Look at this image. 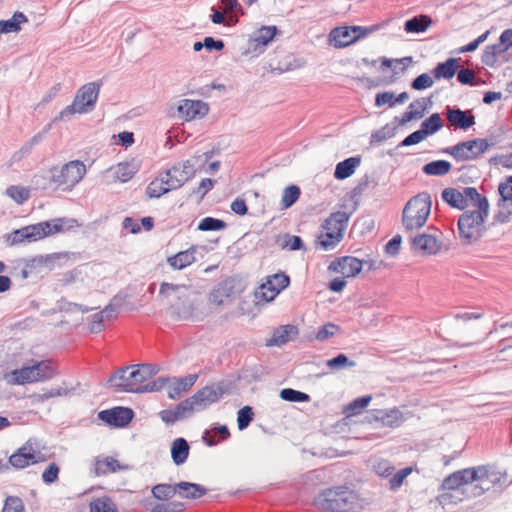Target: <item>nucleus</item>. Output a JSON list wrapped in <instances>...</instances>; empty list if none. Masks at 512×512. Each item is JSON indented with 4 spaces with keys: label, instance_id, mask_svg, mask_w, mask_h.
<instances>
[{
    "label": "nucleus",
    "instance_id": "60",
    "mask_svg": "<svg viewBox=\"0 0 512 512\" xmlns=\"http://www.w3.org/2000/svg\"><path fill=\"white\" fill-rule=\"evenodd\" d=\"M6 194L20 204L29 198V191L23 187L18 186H10L6 190Z\"/></svg>",
    "mask_w": 512,
    "mask_h": 512
},
{
    "label": "nucleus",
    "instance_id": "58",
    "mask_svg": "<svg viewBox=\"0 0 512 512\" xmlns=\"http://www.w3.org/2000/svg\"><path fill=\"white\" fill-rule=\"evenodd\" d=\"M411 472H412L411 467H405L403 469H400L396 473L392 474L391 478L389 479L390 489L392 491H396L397 489H399L401 487V485L403 484V481L405 480V478L408 475H410Z\"/></svg>",
    "mask_w": 512,
    "mask_h": 512
},
{
    "label": "nucleus",
    "instance_id": "31",
    "mask_svg": "<svg viewBox=\"0 0 512 512\" xmlns=\"http://www.w3.org/2000/svg\"><path fill=\"white\" fill-rule=\"evenodd\" d=\"M360 163L361 158L359 156L350 157L344 161L339 162L336 165L334 177L338 180H344L350 177L354 173L355 169L360 165Z\"/></svg>",
    "mask_w": 512,
    "mask_h": 512
},
{
    "label": "nucleus",
    "instance_id": "64",
    "mask_svg": "<svg viewBox=\"0 0 512 512\" xmlns=\"http://www.w3.org/2000/svg\"><path fill=\"white\" fill-rule=\"evenodd\" d=\"M2 512H24L22 500L18 497H8L5 500Z\"/></svg>",
    "mask_w": 512,
    "mask_h": 512
},
{
    "label": "nucleus",
    "instance_id": "1",
    "mask_svg": "<svg viewBox=\"0 0 512 512\" xmlns=\"http://www.w3.org/2000/svg\"><path fill=\"white\" fill-rule=\"evenodd\" d=\"M159 372L153 364H137L118 369L113 373L108 383L119 392L143 393V384Z\"/></svg>",
    "mask_w": 512,
    "mask_h": 512
},
{
    "label": "nucleus",
    "instance_id": "62",
    "mask_svg": "<svg viewBox=\"0 0 512 512\" xmlns=\"http://www.w3.org/2000/svg\"><path fill=\"white\" fill-rule=\"evenodd\" d=\"M60 468L56 463H50L42 473V480L45 484H52L58 479Z\"/></svg>",
    "mask_w": 512,
    "mask_h": 512
},
{
    "label": "nucleus",
    "instance_id": "4",
    "mask_svg": "<svg viewBox=\"0 0 512 512\" xmlns=\"http://www.w3.org/2000/svg\"><path fill=\"white\" fill-rule=\"evenodd\" d=\"M317 507L329 512H357L362 508L359 495L347 486H335L320 492L315 498Z\"/></svg>",
    "mask_w": 512,
    "mask_h": 512
},
{
    "label": "nucleus",
    "instance_id": "13",
    "mask_svg": "<svg viewBox=\"0 0 512 512\" xmlns=\"http://www.w3.org/2000/svg\"><path fill=\"white\" fill-rule=\"evenodd\" d=\"M8 461L10 468L20 470L43 461V458L39 452L35 451L31 440H28L9 456Z\"/></svg>",
    "mask_w": 512,
    "mask_h": 512
},
{
    "label": "nucleus",
    "instance_id": "24",
    "mask_svg": "<svg viewBox=\"0 0 512 512\" xmlns=\"http://www.w3.org/2000/svg\"><path fill=\"white\" fill-rule=\"evenodd\" d=\"M124 467L113 457H95L91 471L95 476H103L109 473H115Z\"/></svg>",
    "mask_w": 512,
    "mask_h": 512
},
{
    "label": "nucleus",
    "instance_id": "15",
    "mask_svg": "<svg viewBox=\"0 0 512 512\" xmlns=\"http://www.w3.org/2000/svg\"><path fill=\"white\" fill-rule=\"evenodd\" d=\"M290 283V278L285 273H276L267 278V281L259 287V292L263 299L272 301L284 290Z\"/></svg>",
    "mask_w": 512,
    "mask_h": 512
},
{
    "label": "nucleus",
    "instance_id": "47",
    "mask_svg": "<svg viewBox=\"0 0 512 512\" xmlns=\"http://www.w3.org/2000/svg\"><path fill=\"white\" fill-rule=\"evenodd\" d=\"M372 397L370 395H365L354 399L348 405H346L343 409V413L347 416H354L359 414L368 404L370 403Z\"/></svg>",
    "mask_w": 512,
    "mask_h": 512
},
{
    "label": "nucleus",
    "instance_id": "37",
    "mask_svg": "<svg viewBox=\"0 0 512 512\" xmlns=\"http://www.w3.org/2000/svg\"><path fill=\"white\" fill-rule=\"evenodd\" d=\"M458 59L449 58L444 62H440L434 69V76L437 79H451L457 72Z\"/></svg>",
    "mask_w": 512,
    "mask_h": 512
},
{
    "label": "nucleus",
    "instance_id": "45",
    "mask_svg": "<svg viewBox=\"0 0 512 512\" xmlns=\"http://www.w3.org/2000/svg\"><path fill=\"white\" fill-rule=\"evenodd\" d=\"M497 207L498 210L493 217L494 223H508L510 221V216L512 215V201L500 198L498 200Z\"/></svg>",
    "mask_w": 512,
    "mask_h": 512
},
{
    "label": "nucleus",
    "instance_id": "9",
    "mask_svg": "<svg viewBox=\"0 0 512 512\" xmlns=\"http://www.w3.org/2000/svg\"><path fill=\"white\" fill-rule=\"evenodd\" d=\"M86 173V167L79 160L70 161L63 165L60 169L53 168L51 170V180L58 186L73 188L79 183Z\"/></svg>",
    "mask_w": 512,
    "mask_h": 512
},
{
    "label": "nucleus",
    "instance_id": "42",
    "mask_svg": "<svg viewBox=\"0 0 512 512\" xmlns=\"http://www.w3.org/2000/svg\"><path fill=\"white\" fill-rule=\"evenodd\" d=\"M452 165L446 160H435L425 164L423 173L430 176H444L451 171Z\"/></svg>",
    "mask_w": 512,
    "mask_h": 512
},
{
    "label": "nucleus",
    "instance_id": "36",
    "mask_svg": "<svg viewBox=\"0 0 512 512\" xmlns=\"http://www.w3.org/2000/svg\"><path fill=\"white\" fill-rule=\"evenodd\" d=\"M173 190L169 187L167 180L163 177V173L149 183L146 188V194L149 198H159L162 195Z\"/></svg>",
    "mask_w": 512,
    "mask_h": 512
},
{
    "label": "nucleus",
    "instance_id": "46",
    "mask_svg": "<svg viewBox=\"0 0 512 512\" xmlns=\"http://www.w3.org/2000/svg\"><path fill=\"white\" fill-rule=\"evenodd\" d=\"M490 484L491 481L488 480V476L483 478V480L471 481L469 484H466L464 493H467L469 497H479L490 489Z\"/></svg>",
    "mask_w": 512,
    "mask_h": 512
},
{
    "label": "nucleus",
    "instance_id": "49",
    "mask_svg": "<svg viewBox=\"0 0 512 512\" xmlns=\"http://www.w3.org/2000/svg\"><path fill=\"white\" fill-rule=\"evenodd\" d=\"M151 492L157 500L167 501L176 494L177 487L171 484H157L152 487Z\"/></svg>",
    "mask_w": 512,
    "mask_h": 512
},
{
    "label": "nucleus",
    "instance_id": "23",
    "mask_svg": "<svg viewBox=\"0 0 512 512\" xmlns=\"http://www.w3.org/2000/svg\"><path fill=\"white\" fill-rule=\"evenodd\" d=\"M430 104L431 101L429 98L423 97L414 100L412 103H410L408 110L402 115L399 123L401 125H405L412 120L421 119L424 117Z\"/></svg>",
    "mask_w": 512,
    "mask_h": 512
},
{
    "label": "nucleus",
    "instance_id": "21",
    "mask_svg": "<svg viewBox=\"0 0 512 512\" xmlns=\"http://www.w3.org/2000/svg\"><path fill=\"white\" fill-rule=\"evenodd\" d=\"M178 111L185 116L186 120H192L196 117L202 118L206 116L209 106L202 100L184 99L178 106Z\"/></svg>",
    "mask_w": 512,
    "mask_h": 512
},
{
    "label": "nucleus",
    "instance_id": "10",
    "mask_svg": "<svg viewBox=\"0 0 512 512\" xmlns=\"http://www.w3.org/2000/svg\"><path fill=\"white\" fill-rule=\"evenodd\" d=\"M487 475L488 469L486 466L458 470L443 480L442 489L458 490L462 488L464 490L466 484H469L471 481L483 480Z\"/></svg>",
    "mask_w": 512,
    "mask_h": 512
},
{
    "label": "nucleus",
    "instance_id": "25",
    "mask_svg": "<svg viewBox=\"0 0 512 512\" xmlns=\"http://www.w3.org/2000/svg\"><path fill=\"white\" fill-rule=\"evenodd\" d=\"M443 153L453 156L457 161H470L476 159L475 149L469 141L460 142L452 147L442 150Z\"/></svg>",
    "mask_w": 512,
    "mask_h": 512
},
{
    "label": "nucleus",
    "instance_id": "56",
    "mask_svg": "<svg viewBox=\"0 0 512 512\" xmlns=\"http://www.w3.org/2000/svg\"><path fill=\"white\" fill-rule=\"evenodd\" d=\"M254 412L252 407L244 406L237 413V424L239 430L246 429L253 421Z\"/></svg>",
    "mask_w": 512,
    "mask_h": 512
},
{
    "label": "nucleus",
    "instance_id": "30",
    "mask_svg": "<svg viewBox=\"0 0 512 512\" xmlns=\"http://www.w3.org/2000/svg\"><path fill=\"white\" fill-rule=\"evenodd\" d=\"M190 446L185 438L179 437L172 442L171 458L175 465L184 464L189 456Z\"/></svg>",
    "mask_w": 512,
    "mask_h": 512
},
{
    "label": "nucleus",
    "instance_id": "63",
    "mask_svg": "<svg viewBox=\"0 0 512 512\" xmlns=\"http://www.w3.org/2000/svg\"><path fill=\"white\" fill-rule=\"evenodd\" d=\"M433 83L434 82H433L432 77L427 73H423V74H420L419 76H417L412 81L411 87L414 90H424V89L432 87Z\"/></svg>",
    "mask_w": 512,
    "mask_h": 512
},
{
    "label": "nucleus",
    "instance_id": "14",
    "mask_svg": "<svg viewBox=\"0 0 512 512\" xmlns=\"http://www.w3.org/2000/svg\"><path fill=\"white\" fill-rule=\"evenodd\" d=\"M134 417V412L128 407H114L102 410L98 413V418L113 427H125Z\"/></svg>",
    "mask_w": 512,
    "mask_h": 512
},
{
    "label": "nucleus",
    "instance_id": "19",
    "mask_svg": "<svg viewBox=\"0 0 512 512\" xmlns=\"http://www.w3.org/2000/svg\"><path fill=\"white\" fill-rule=\"evenodd\" d=\"M372 418L381 427L389 428H398L406 421V417L398 408L374 410Z\"/></svg>",
    "mask_w": 512,
    "mask_h": 512
},
{
    "label": "nucleus",
    "instance_id": "33",
    "mask_svg": "<svg viewBox=\"0 0 512 512\" xmlns=\"http://www.w3.org/2000/svg\"><path fill=\"white\" fill-rule=\"evenodd\" d=\"M176 487L180 490V496L186 499H197L207 493L204 486L196 483L181 481L176 484Z\"/></svg>",
    "mask_w": 512,
    "mask_h": 512
},
{
    "label": "nucleus",
    "instance_id": "35",
    "mask_svg": "<svg viewBox=\"0 0 512 512\" xmlns=\"http://www.w3.org/2000/svg\"><path fill=\"white\" fill-rule=\"evenodd\" d=\"M28 22V18L22 12H15L7 20L0 21V32L3 34L17 33L21 30V24Z\"/></svg>",
    "mask_w": 512,
    "mask_h": 512
},
{
    "label": "nucleus",
    "instance_id": "61",
    "mask_svg": "<svg viewBox=\"0 0 512 512\" xmlns=\"http://www.w3.org/2000/svg\"><path fill=\"white\" fill-rule=\"evenodd\" d=\"M176 406H177L178 410L180 411L183 419L191 416L194 411H199L192 396L181 401Z\"/></svg>",
    "mask_w": 512,
    "mask_h": 512
},
{
    "label": "nucleus",
    "instance_id": "53",
    "mask_svg": "<svg viewBox=\"0 0 512 512\" xmlns=\"http://www.w3.org/2000/svg\"><path fill=\"white\" fill-rule=\"evenodd\" d=\"M227 224L217 218L205 217L198 224V229L201 231H220L225 229Z\"/></svg>",
    "mask_w": 512,
    "mask_h": 512
},
{
    "label": "nucleus",
    "instance_id": "28",
    "mask_svg": "<svg viewBox=\"0 0 512 512\" xmlns=\"http://www.w3.org/2000/svg\"><path fill=\"white\" fill-rule=\"evenodd\" d=\"M298 335V328L294 325L280 326L273 331L272 337L267 341V346H282L289 342L292 336Z\"/></svg>",
    "mask_w": 512,
    "mask_h": 512
},
{
    "label": "nucleus",
    "instance_id": "22",
    "mask_svg": "<svg viewBox=\"0 0 512 512\" xmlns=\"http://www.w3.org/2000/svg\"><path fill=\"white\" fill-rule=\"evenodd\" d=\"M411 245L414 251L428 255H435L440 250V243L437 238L425 233L412 237Z\"/></svg>",
    "mask_w": 512,
    "mask_h": 512
},
{
    "label": "nucleus",
    "instance_id": "27",
    "mask_svg": "<svg viewBox=\"0 0 512 512\" xmlns=\"http://www.w3.org/2000/svg\"><path fill=\"white\" fill-rule=\"evenodd\" d=\"M196 251L197 247L191 246L187 250L180 251L177 254L168 257L167 262L174 269H184L196 261Z\"/></svg>",
    "mask_w": 512,
    "mask_h": 512
},
{
    "label": "nucleus",
    "instance_id": "20",
    "mask_svg": "<svg viewBox=\"0 0 512 512\" xmlns=\"http://www.w3.org/2000/svg\"><path fill=\"white\" fill-rule=\"evenodd\" d=\"M277 32L278 29L276 26H262L252 34L249 40V48L252 49L253 52H264L265 48L273 40Z\"/></svg>",
    "mask_w": 512,
    "mask_h": 512
},
{
    "label": "nucleus",
    "instance_id": "5",
    "mask_svg": "<svg viewBox=\"0 0 512 512\" xmlns=\"http://www.w3.org/2000/svg\"><path fill=\"white\" fill-rule=\"evenodd\" d=\"M432 200L427 192L412 197L402 211V224L407 232L422 228L431 212Z\"/></svg>",
    "mask_w": 512,
    "mask_h": 512
},
{
    "label": "nucleus",
    "instance_id": "16",
    "mask_svg": "<svg viewBox=\"0 0 512 512\" xmlns=\"http://www.w3.org/2000/svg\"><path fill=\"white\" fill-rule=\"evenodd\" d=\"M445 116L455 130H467L475 124L472 110H461L458 107L446 106Z\"/></svg>",
    "mask_w": 512,
    "mask_h": 512
},
{
    "label": "nucleus",
    "instance_id": "50",
    "mask_svg": "<svg viewBox=\"0 0 512 512\" xmlns=\"http://www.w3.org/2000/svg\"><path fill=\"white\" fill-rule=\"evenodd\" d=\"M342 239L343 234L341 233L323 231L318 236V243L324 250L328 251L333 249Z\"/></svg>",
    "mask_w": 512,
    "mask_h": 512
},
{
    "label": "nucleus",
    "instance_id": "48",
    "mask_svg": "<svg viewBox=\"0 0 512 512\" xmlns=\"http://www.w3.org/2000/svg\"><path fill=\"white\" fill-rule=\"evenodd\" d=\"M36 370L40 374V382L48 381L54 378L58 372L51 360L35 361Z\"/></svg>",
    "mask_w": 512,
    "mask_h": 512
},
{
    "label": "nucleus",
    "instance_id": "12",
    "mask_svg": "<svg viewBox=\"0 0 512 512\" xmlns=\"http://www.w3.org/2000/svg\"><path fill=\"white\" fill-rule=\"evenodd\" d=\"M168 185L173 190L179 189L191 180L196 173L194 163L191 160L175 163L171 168L162 172Z\"/></svg>",
    "mask_w": 512,
    "mask_h": 512
},
{
    "label": "nucleus",
    "instance_id": "51",
    "mask_svg": "<svg viewBox=\"0 0 512 512\" xmlns=\"http://www.w3.org/2000/svg\"><path fill=\"white\" fill-rule=\"evenodd\" d=\"M111 171H113L114 177L123 183L129 181L136 172L134 166L129 163H119L116 167L111 168Z\"/></svg>",
    "mask_w": 512,
    "mask_h": 512
},
{
    "label": "nucleus",
    "instance_id": "44",
    "mask_svg": "<svg viewBox=\"0 0 512 512\" xmlns=\"http://www.w3.org/2000/svg\"><path fill=\"white\" fill-rule=\"evenodd\" d=\"M443 127V122L439 113L431 114L427 119H425L420 126V131L426 138L429 135H432L439 131Z\"/></svg>",
    "mask_w": 512,
    "mask_h": 512
},
{
    "label": "nucleus",
    "instance_id": "43",
    "mask_svg": "<svg viewBox=\"0 0 512 512\" xmlns=\"http://www.w3.org/2000/svg\"><path fill=\"white\" fill-rule=\"evenodd\" d=\"M90 512H119L116 503L109 496L93 499L89 503Z\"/></svg>",
    "mask_w": 512,
    "mask_h": 512
},
{
    "label": "nucleus",
    "instance_id": "39",
    "mask_svg": "<svg viewBox=\"0 0 512 512\" xmlns=\"http://www.w3.org/2000/svg\"><path fill=\"white\" fill-rule=\"evenodd\" d=\"M219 436L220 440H226L230 437V431L226 425H217L212 427L210 430H206L203 434V441L208 446H215L219 440L215 437Z\"/></svg>",
    "mask_w": 512,
    "mask_h": 512
},
{
    "label": "nucleus",
    "instance_id": "57",
    "mask_svg": "<svg viewBox=\"0 0 512 512\" xmlns=\"http://www.w3.org/2000/svg\"><path fill=\"white\" fill-rule=\"evenodd\" d=\"M280 397L283 400L289 401V402H306L309 400L308 394L298 391V390H294L292 388L282 389L280 391Z\"/></svg>",
    "mask_w": 512,
    "mask_h": 512
},
{
    "label": "nucleus",
    "instance_id": "11",
    "mask_svg": "<svg viewBox=\"0 0 512 512\" xmlns=\"http://www.w3.org/2000/svg\"><path fill=\"white\" fill-rule=\"evenodd\" d=\"M231 383L225 380L207 385L192 395L199 411L205 410L210 405L218 402L223 395L229 393Z\"/></svg>",
    "mask_w": 512,
    "mask_h": 512
},
{
    "label": "nucleus",
    "instance_id": "26",
    "mask_svg": "<svg viewBox=\"0 0 512 512\" xmlns=\"http://www.w3.org/2000/svg\"><path fill=\"white\" fill-rule=\"evenodd\" d=\"M349 221V214L344 211H336L332 213L322 224L324 231L332 233H341L344 231Z\"/></svg>",
    "mask_w": 512,
    "mask_h": 512
},
{
    "label": "nucleus",
    "instance_id": "40",
    "mask_svg": "<svg viewBox=\"0 0 512 512\" xmlns=\"http://www.w3.org/2000/svg\"><path fill=\"white\" fill-rule=\"evenodd\" d=\"M507 50L508 49L500 42L486 46L481 57L482 63L486 66L493 67L497 62L498 56L505 53Z\"/></svg>",
    "mask_w": 512,
    "mask_h": 512
},
{
    "label": "nucleus",
    "instance_id": "38",
    "mask_svg": "<svg viewBox=\"0 0 512 512\" xmlns=\"http://www.w3.org/2000/svg\"><path fill=\"white\" fill-rule=\"evenodd\" d=\"M462 192L455 188H446L442 191V199L453 208L463 210L468 207V203L463 199Z\"/></svg>",
    "mask_w": 512,
    "mask_h": 512
},
{
    "label": "nucleus",
    "instance_id": "41",
    "mask_svg": "<svg viewBox=\"0 0 512 512\" xmlns=\"http://www.w3.org/2000/svg\"><path fill=\"white\" fill-rule=\"evenodd\" d=\"M5 380L11 385H25L32 383L31 371L28 366H23L20 369H15L5 375Z\"/></svg>",
    "mask_w": 512,
    "mask_h": 512
},
{
    "label": "nucleus",
    "instance_id": "17",
    "mask_svg": "<svg viewBox=\"0 0 512 512\" xmlns=\"http://www.w3.org/2000/svg\"><path fill=\"white\" fill-rule=\"evenodd\" d=\"M364 264H368L367 261H362L352 256H344L331 262L329 270L337 273H341L344 277H355L362 270Z\"/></svg>",
    "mask_w": 512,
    "mask_h": 512
},
{
    "label": "nucleus",
    "instance_id": "34",
    "mask_svg": "<svg viewBox=\"0 0 512 512\" xmlns=\"http://www.w3.org/2000/svg\"><path fill=\"white\" fill-rule=\"evenodd\" d=\"M462 194L464 195V201L467 203L470 201L475 209H481L483 212L489 211L488 199L479 194L476 188L465 187L463 188Z\"/></svg>",
    "mask_w": 512,
    "mask_h": 512
},
{
    "label": "nucleus",
    "instance_id": "55",
    "mask_svg": "<svg viewBox=\"0 0 512 512\" xmlns=\"http://www.w3.org/2000/svg\"><path fill=\"white\" fill-rule=\"evenodd\" d=\"M72 390L73 389H68L67 387L52 388L50 390L45 391L44 393L34 394L33 398L37 402H44L50 398L67 396L70 394Z\"/></svg>",
    "mask_w": 512,
    "mask_h": 512
},
{
    "label": "nucleus",
    "instance_id": "7",
    "mask_svg": "<svg viewBox=\"0 0 512 512\" xmlns=\"http://www.w3.org/2000/svg\"><path fill=\"white\" fill-rule=\"evenodd\" d=\"M100 88V82H90L80 87L72 104L65 107L55 118V121H67L76 113L86 114L93 111L99 96Z\"/></svg>",
    "mask_w": 512,
    "mask_h": 512
},
{
    "label": "nucleus",
    "instance_id": "6",
    "mask_svg": "<svg viewBox=\"0 0 512 512\" xmlns=\"http://www.w3.org/2000/svg\"><path fill=\"white\" fill-rule=\"evenodd\" d=\"M489 211L481 209L466 210L458 219V233L463 245L478 242L486 232L485 220Z\"/></svg>",
    "mask_w": 512,
    "mask_h": 512
},
{
    "label": "nucleus",
    "instance_id": "3",
    "mask_svg": "<svg viewBox=\"0 0 512 512\" xmlns=\"http://www.w3.org/2000/svg\"><path fill=\"white\" fill-rule=\"evenodd\" d=\"M74 224H76V220L74 219L59 218L52 221H43L13 230L11 233L4 235V238L8 246H14L24 242L31 243L69 229L73 227Z\"/></svg>",
    "mask_w": 512,
    "mask_h": 512
},
{
    "label": "nucleus",
    "instance_id": "18",
    "mask_svg": "<svg viewBox=\"0 0 512 512\" xmlns=\"http://www.w3.org/2000/svg\"><path fill=\"white\" fill-rule=\"evenodd\" d=\"M122 303V298L115 296L112 301L100 312L92 315V321L89 326L91 333H99L103 329V322L116 317Z\"/></svg>",
    "mask_w": 512,
    "mask_h": 512
},
{
    "label": "nucleus",
    "instance_id": "2",
    "mask_svg": "<svg viewBox=\"0 0 512 512\" xmlns=\"http://www.w3.org/2000/svg\"><path fill=\"white\" fill-rule=\"evenodd\" d=\"M159 294L169 303L170 316L178 321L190 320L196 310V294L185 285L163 282Z\"/></svg>",
    "mask_w": 512,
    "mask_h": 512
},
{
    "label": "nucleus",
    "instance_id": "52",
    "mask_svg": "<svg viewBox=\"0 0 512 512\" xmlns=\"http://www.w3.org/2000/svg\"><path fill=\"white\" fill-rule=\"evenodd\" d=\"M300 188L296 185L286 187L282 194L281 205L283 208L291 207L300 197Z\"/></svg>",
    "mask_w": 512,
    "mask_h": 512
},
{
    "label": "nucleus",
    "instance_id": "8",
    "mask_svg": "<svg viewBox=\"0 0 512 512\" xmlns=\"http://www.w3.org/2000/svg\"><path fill=\"white\" fill-rule=\"evenodd\" d=\"M376 30L378 25L336 27L330 32L329 41L335 48H344Z\"/></svg>",
    "mask_w": 512,
    "mask_h": 512
},
{
    "label": "nucleus",
    "instance_id": "29",
    "mask_svg": "<svg viewBox=\"0 0 512 512\" xmlns=\"http://www.w3.org/2000/svg\"><path fill=\"white\" fill-rule=\"evenodd\" d=\"M197 374L175 379L174 384L169 388L168 397L172 400L179 399L184 392H187L197 381Z\"/></svg>",
    "mask_w": 512,
    "mask_h": 512
},
{
    "label": "nucleus",
    "instance_id": "59",
    "mask_svg": "<svg viewBox=\"0 0 512 512\" xmlns=\"http://www.w3.org/2000/svg\"><path fill=\"white\" fill-rule=\"evenodd\" d=\"M470 143L473 144L476 156L479 157L480 155L485 153L491 146L495 145V140L494 138H476L470 140Z\"/></svg>",
    "mask_w": 512,
    "mask_h": 512
},
{
    "label": "nucleus",
    "instance_id": "32",
    "mask_svg": "<svg viewBox=\"0 0 512 512\" xmlns=\"http://www.w3.org/2000/svg\"><path fill=\"white\" fill-rule=\"evenodd\" d=\"M432 24V19L428 15L414 16L404 23V30L407 33H422L425 32Z\"/></svg>",
    "mask_w": 512,
    "mask_h": 512
},
{
    "label": "nucleus",
    "instance_id": "54",
    "mask_svg": "<svg viewBox=\"0 0 512 512\" xmlns=\"http://www.w3.org/2000/svg\"><path fill=\"white\" fill-rule=\"evenodd\" d=\"M326 365L331 370H341L347 367H354L356 363L352 360H349V358L345 354L340 353L337 356L327 360Z\"/></svg>",
    "mask_w": 512,
    "mask_h": 512
}]
</instances>
